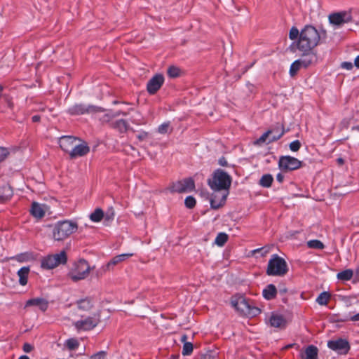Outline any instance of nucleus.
Returning a JSON list of instances; mask_svg holds the SVG:
<instances>
[{
    "label": "nucleus",
    "instance_id": "nucleus-14",
    "mask_svg": "<svg viewBox=\"0 0 359 359\" xmlns=\"http://www.w3.org/2000/svg\"><path fill=\"white\" fill-rule=\"evenodd\" d=\"M327 346L338 353H346L349 350L348 342L343 339H338L337 340H332L327 342Z\"/></svg>",
    "mask_w": 359,
    "mask_h": 359
},
{
    "label": "nucleus",
    "instance_id": "nucleus-15",
    "mask_svg": "<svg viewBox=\"0 0 359 359\" xmlns=\"http://www.w3.org/2000/svg\"><path fill=\"white\" fill-rule=\"evenodd\" d=\"M228 191H214L211 198L210 205L213 209H217L222 207L226 199Z\"/></svg>",
    "mask_w": 359,
    "mask_h": 359
},
{
    "label": "nucleus",
    "instance_id": "nucleus-22",
    "mask_svg": "<svg viewBox=\"0 0 359 359\" xmlns=\"http://www.w3.org/2000/svg\"><path fill=\"white\" fill-rule=\"evenodd\" d=\"M30 271V269L29 266L22 267L18 271V276L19 277V283L24 286L27 283L28 276Z\"/></svg>",
    "mask_w": 359,
    "mask_h": 359
},
{
    "label": "nucleus",
    "instance_id": "nucleus-43",
    "mask_svg": "<svg viewBox=\"0 0 359 359\" xmlns=\"http://www.w3.org/2000/svg\"><path fill=\"white\" fill-rule=\"evenodd\" d=\"M353 64L351 62H343L341 64V67L346 70H351L353 69Z\"/></svg>",
    "mask_w": 359,
    "mask_h": 359
},
{
    "label": "nucleus",
    "instance_id": "nucleus-35",
    "mask_svg": "<svg viewBox=\"0 0 359 359\" xmlns=\"http://www.w3.org/2000/svg\"><path fill=\"white\" fill-rule=\"evenodd\" d=\"M300 33L298 30V29L295 27H293L290 29V33H289V38L291 40H294L299 37Z\"/></svg>",
    "mask_w": 359,
    "mask_h": 359
},
{
    "label": "nucleus",
    "instance_id": "nucleus-29",
    "mask_svg": "<svg viewBox=\"0 0 359 359\" xmlns=\"http://www.w3.org/2000/svg\"><path fill=\"white\" fill-rule=\"evenodd\" d=\"M228 236L225 233H219L215 241V244L218 246H223L224 243L227 241Z\"/></svg>",
    "mask_w": 359,
    "mask_h": 359
},
{
    "label": "nucleus",
    "instance_id": "nucleus-7",
    "mask_svg": "<svg viewBox=\"0 0 359 359\" xmlns=\"http://www.w3.org/2000/svg\"><path fill=\"white\" fill-rule=\"evenodd\" d=\"M90 271L88 262L83 259L74 262L69 269L68 277L73 281L76 282L86 278Z\"/></svg>",
    "mask_w": 359,
    "mask_h": 359
},
{
    "label": "nucleus",
    "instance_id": "nucleus-45",
    "mask_svg": "<svg viewBox=\"0 0 359 359\" xmlns=\"http://www.w3.org/2000/svg\"><path fill=\"white\" fill-rule=\"evenodd\" d=\"M259 252H262V255L264 256L269 252V248H257V249L254 250L252 251V253L255 254Z\"/></svg>",
    "mask_w": 359,
    "mask_h": 359
},
{
    "label": "nucleus",
    "instance_id": "nucleus-9",
    "mask_svg": "<svg viewBox=\"0 0 359 359\" xmlns=\"http://www.w3.org/2000/svg\"><path fill=\"white\" fill-rule=\"evenodd\" d=\"M115 213L113 208L109 210L104 213L101 208H96L93 212L91 213V222H100L104 219V226H109L114 219Z\"/></svg>",
    "mask_w": 359,
    "mask_h": 359
},
{
    "label": "nucleus",
    "instance_id": "nucleus-21",
    "mask_svg": "<svg viewBox=\"0 0 359 359\" xmlns=\"http://www.w3.org/2000/svg\"><path fill=\"white\" fill-rule=\"evenodd\" d=\"M30 212L34 217L41 218L45 215L44 206L38 203L34 202Z\"/></svg>",
    "mask_w": 359,
    "mask_h": 359
},
{
    "label": "nucleus",
    "instance_id": "nucleus-13",
    "mask_svg": "<svg viewBox=\"0 0 359 359\" xmlns=\"http://www.w3.org/2000/svg\"><path fill=\"white\" fill-rule=\"evenodd\" d=\"M330 24L340 27L345 23L352 21V15L351 11H341L332 13L329 15Z\"/></svg>",
    "mask_w": 359,
    "mask_h": 359
},
{
    "label": "nucleus",
    "instance_id": "nucleus-32",
    "mask_svg": "<svg viewBox=\"0 0 359 359\" xmlns=\"http://www.w3.org/2000/svg\"><path fill=\"white\" fill-rule=\"evenodd\" d=\"M114 127L120 132L126 131L128 128V124L126 121L120 119L116 121Z\"/></svg>",
    "mask_w": 359,
    "mask_h": 359
},
{
    "label": "nucleus",
    "instance_id": "nucleus-49",
    "mask_svg": "<svg viewBox=\"0 0 359 359\" xmlns=\"http://www.w3.org/2000/svg\"><path fill=\"white\" fill-rule=\"evenodd\" d=\"M147 135L148 134L146 132L140 133L138 135V139H140V140H142L145 139L147 137Z\"/></svg>",
    "mask_w": 359,
    "mask_h": 359
},
{
    "label": "nucleus",
    "instance_id": "nucleus-3",
    "mask_svg": "<svg viewBox=\"0 0 359 359\" xmlns=\"http://www.w3.org/2000/svg\"><path fill=\"white\" fill-rule=\"evenodd\" d=\"M231 304L233 307L244 316L254 317L259 315L261 312L259 308L252 306L251 303L243 296L233 297L231 299Z\"/></svg>",
    "mask_w": 359,
    "mask_h": 359
},
{
    "label": "nucleus",
    "instance_id": "nucleus-42",
    "mask_svg": "<svg viewBox=\"0 0 359 359\" xmlns=\"http://www.w3.org/2000/svg\"><path fill=\"white\" fill-rule=\"evenodd\" d=\"M4 192L6 193V194L4 196H0V199L1 201L8 200L12 195V191H11V190H10V189L8 187L6 188V190H4Z\"/></svg>",
    "mask_w": 359,
    "mask_h": 359
},
{
    "label": "nucleus",
    "instance_id": "nucleus-34",
    "mask_svg": "<svg viewBox=\"0 0 359 359\" xmlns=\"http://www.w3.org/2000/svg\"><path fill=\"white\" fill-rule=\"evenodd\" d=\"M170 130V123L166 122L160 125L158 128V132L161 134H165Z\"/></svg>",
    "mask_w": 359,
    "mask_h": 359
},
{
    "label": "nucleus",
    "instance_id": "nucleus-17",
    "mask_svg": "<svg viewBox=\"0 0 359 359\" xmlns=\"http://www.w3.org/2000/svg\"><path fill=\"white\" fill-rule=\"evenodd\" d=\"M267 321L271 327L276 328H283L286 324V321L283 316L275 313H271L269 315Z\"/></svg>",
    "mask_w": 359,
    "mask_h": 359
},
{
    "label": "nucleus",
    "instance_id": "nucleus-25",
    "mask_svg": "<svg viewBox=\"0 0 359 359\" xmlns=\"http://www.w3.org/2000/svg\"><path fill=\"white\" fill-rule=\"evenodd\" d=\"M353 275V271L351 269H346L337 274V278L342 281L350 280Z\"/></svg>",
    "mask_w": 359,
    "mask_h": 359
},
{
    "label": "nucleus",
    "instance_id": "nucleus-39",
    "mask_svg": "<svg viewBox=\"0 0 359 359\" xmlns=\"http://www.w3.org/2000/svg\"><path fill=\"white\" fill-rule=\"evenodd\" d=\"M301 147V143L299 140H294L290 144V149L292 151H297Z\"/></svg>",
    "mask_w": 359,
    "mask_h": 359
},
{
    "label": "nucleus",
    "instance_id": "nucleus-60",
    "mask_svg": "<svg viewBox=\"0 0 359 359\" xmlns=\"http://www.w3.org/2000/svg\"><path fill=\"white\" fill-rule=\"evenodd\" d=\"M186 339H187V336H186V335H183V336L182 337V341H184Z\"/></svg>",
    "mask_w": 359,
    "mask_h": 359
},
{
    "label": "nucleus",
    "instance_id": "nucleus-40",
    "mask_svg": "<svg viewBox=\"0 0 359 359\" xmlns=\"http://www.w3.org/2000/svg\"><path fill=\"white\" fill-rule=\"evenodd\" d=\"M100 316L98 314H94V316L93 318H91V322H90V324H91V330L97 326L100 323Z\"/></svg>",
    "mask_w": 359,
    "mask_h": 359
},
{
    "label": "nucleus",
    "instance_id": "nucleus-54",
    "mask_svg": "<svg viewBox=\"0 0 359 359\" xmlns=\"http://www.w3.org/2000/svg\"><path fill=\"white\" fill-rule=\"evenodd\" d=\"M39 120H40V116H39L35 115V116H32V121L34 122H38Z\"/></svg>",
    "mask_w": 359,
    "mask_h": 359
},
{
    "label": "nucleus",
    "instance_id": "nucleus-16",
    "mask_svg": "<svg viewBox=\"0 0 359 359\" xmlns=\"http://www.w3.org/2000/svg\"><path fill=\"white\" fill-rule=\"evenodd\" d=\"M164 78L161 74H156L147 83V90L150 94H154L163 85Z\"/></svg>",
    "mask_w": 359,
    "mask_h": 359
},
{
    "label": "nucleus",
    "instance_id": "nucleus-19",
    "mask_svg": "<svg viewBox=\"0 0 359 359\" xmlns=\"http://www.w3.org/2000/svg\"><path fill=\"white\" fill-rule=\"evenodd\" d=\"M36 306L39 308V309L42 311H45L47 310L48 306V303L46 300L42 298H35L29 299L25 304V306Z\"/></svg>",
    "mask_w": 359,
    "mask_h": 359
},
{
    "label": "nucleus",
    "instance_id": "nucleus-50",
    "mask_svg": "<svg viewBox=\"0 0 359 359\" xmlns=\"http://www.w3.org/2000/svg\"><path fill=\"white\" fill-rule=\"evenodd\" d=\"M219 163L222 166H226L227 165V162H226V161L224 158H220L219 160Z\"/></svg>",
    "mask_w": 359,
    "mask_h": 359
},
{
    "label": "nucleus",
    "instance_id": "nucleus-8",
    "mask_svg": "<svg viewBox=\"0 0 359 359\" xmlns=\"http://www.w3.org/2000/svg\"><path fill=\"white\" fill-rule=\"evenodd\" d=\"M67 261V254L62 250L57 254L48 255L41 259V267L52 269L60 264H65Z\"/></svg>",
    "mask_w": 359,
    "mask_h": 359
},
{
    "label": "nucleus",
    "instance_id": "nucleus-12",
    "mask_svg": "<svg viewBox=\"0 0 359 359\" xmlns=\"http://www.w3.org/2000/svg\"><path fill=\"white\" fill-rule=\"evenodd\" d=\"M302 165V162L294 157L290 156H282L279 159L278 166L283 171L293 170L298 169Z\"/></svg>",
    "mask_w": 359,
    "mask_h": 359
},
{
    "label": "nucleus",
    "instance_id": "nucleus-47",
    "mask_svg": "<svg viewBox=\"0 0 359 359\" xmlns=\"http://www.w3.org/2000/svg\"><path fill=\"white\" fill-rule=\"evenodd\" d=\"M140 116V115L137 112H136V117L134 118V119L133 120V122L137 125L142 124L143 123L142 122Z\"/></svg>",
    "mask_w": 359,
    "mask_h": 359
},
{
    "label": "nucleus",
    "instance_id": "nucleus-44",
    "mask_svg": "<svg viewBox=\"0 0 359 359\" xmlns=\"http://www.w3.org/2000/svg\"><path fill=\"white\" fill-rule=\"evenodd\" d=\"M8 154L6 149L0 147V162L6 158Z\"/></svg>",
    "mask_w": 359,
    "mask_h": 359
},
{
    "label": "nucleus",
    "instance_id": "nucleus-6",
    "mask_svg": "<svg viewBox=\"0 0 359 359\" xmlns=\"http://www.w3.org/2000/svg\"><path fill=\"white\" fill-rule=\"evenodd\" d=\"M231 182L230 176L225 172L218 170L209 180V185L213 191H228Z\"/></svg>",
    "mask_w": 359,
    "mask_h": 359
},
{
    "label": "nucleus",
    "instance_id": "nucleus-56",
    "mask_svg": "<svg viewBox=\"0 0 359 359\" xmlns=\"http://www.w3.org/2000/svg\"><path fill=\"white\" fill-rule=\"evenodd\" d=\"M16 259L19 262H23L24 261V259H23V255H18L16 257Z\"/></svg>",
    "mask_w": 359,
    "mask_h": 359
},
{
    "label": "nucleus",
    "instance_id": "nucleus-48",
    "mask_svg": "<svg viewBox=\"0 0 359 359\" xmlns=\"http://www.w3.org/2000/svg\"><path fill=\"white\" fill-rule=\"evenodd\" d=\"M23 350L26 353H29L32 350V346L29 344H25L23 346Z\"/></svg>",
    "mask_w": 359,
    "mask_h": 359
},
{
    "label": "nucleus",
    "instance_id": "nucleus-23",
    "mask_svg": "<svg viewBox=\"0 0 359 359\" xmlns=\"http://www.w3.org/2000/svg\"><path fill=\"white\" fill-rule=\"evenodd\" d=\"M263 296L266 299H272L276 297V287L270 284L267 285V287L263 290Z\"/></svg>",
    "mask_w": 359,
    "mask_h": 359
},
{
    "label": "nucleus",
    "instance_id": "nucleus-62",
    "mask_svg": "<svg viewBox=\"0 0 359 359\" xmlns=\"http://www.w3.org/2000/svg\"><path fill=\"white\" fill-rule=\"evenodd\" d=\"M170 359H177V357L175 356V355H172Z\"/></svg>",
    "mask_w": 359,
    "mask_h": 359
},
{
    "label": "nucleus",
    "instance_id": "nucleus-20",
    "mask_svg": "<svg viewBox=\"0 0 359 359\" xmlns=\"http://www.w3.org/2000/svg\"><path fill=\"white\" fill-rule=\"evenodd\" d=\"M318 348L313 345H310L301 354V358L302 359H318Z\"/></svg>",
    "mask_w": 359,
    "mask_h": 359
},
{
    "label": "nucleus",
    "instance_id": "nucleus-37",
    "mask_svg": "<svg viewBox=\"0 0 359 359\" xmlns=\"http://www.w3.org/2000/svg\"><path fill=\"white\" fill-rule=\"evenodd\" d=\"M184 203L188 208H192L196 205V200L193 196H189L185 198Z\"/></svg>",
    "mask_w": 359,
    "mask_h": 359
},
{
    "label": "nucleus",
    "instance_id": "nucleus-10",
    "mask_svg": "<svg viewBox=\"0 0 359 359\" xmlns=\"http://www.w3.org/2000/svg\"><path fill=\"white\" fill-rule=\"evenodd\" d=\"M195 188L194 181L191 178H186L181 181L172 183L168 190L170 192L188 193Z\"/></svg>",
    "mask_w": 359,
    "mask_h": 359
},
{
    "label": "nucleus",
    "instance_id": "nucleus-30",
    "mask_svg": "<svg viewBox=\"0 0 359 359\" xmlns=\"http://www.w3.org/2000/svg\"><path fill=\"white\" fill-rule=\"evenodd\" d=\"M307 245L310 248L313 249H323L324 244L318 240H311L308 241Z\"/></svg>",
    "mask_w": 359,
    "mask_h": 359
},
{
    "label": "nucleus",
    "instance_id": "nucleus-33",
    "mask_svg": "<svg viewBox=\"0 0 359 359\" xmlns=\"http://www.w3.org/2000/svg\"><path fill=\"white\" fill-rule=\"evenodd\" d=\"M180 69L176 67H170L168 69V74L171 78L177 77L180 75Z\"/></svg>",
    "mask_w": 359,
    "mask_h": 359
},
{
    "label": "nucleus",
    "instance_id": "nucleus-18",
    "mask_svg": "<svg viewBox=\"0 0 359 359\" xmlns=\"http://www.w3.org/2000/svg\"><path fill=\"white\" fill-rule=\"evenodd\" d=\"M273 132L272 130H268L267 132L264 133L258 140H257L255 144H269L278 140L282 135V134L273 135Z\"/></svg>",
    "mask_w": 359,
    "mask_h": 359
},
{
    "label": "nucleus",
    "instance_id": "nucleus-57",
    "mask_svg": "<svg viewBox=\"0 0 359 359\" xmlns=\"http://www.w3.org/2000/svg\"><path fill=\"white\" fill-rule=\"evenodd\" d=\"M352 129H353V130H355L359 131V124H358V125H356V126H353V127L352 128Z\"/></svg>",
    "mask_w": 359,
    "mask_h": 359
},
{
    "label": "nucleus",
    "instance_id": "nucleus-41",
    "mask_svg": "<svg viewBox=\"0 0 359 359\" xmlns=\"http://www.w3.org/2000/svg\"><path fill=\"white\" fill-rule=\"evenodd\" d=\"M88 323L87 320H80L75 323V326L78 330L80 329H87V325Z\"/></svg>",
    "mask_w": 359,
    "mask_h": 359
},
{
    "label": "nucleus",
    "instance_id": "nucleus-53",
    "mask_svg": "<svg viewBox=\"0 0 359 359\" xmlns=\"http://www.w3.org/2000/svg\"><path fill=\"white\" fill-rule=\"evenodd\" d=\"M354 65L355 67L359 68V55L355 57L354 60Z\"/></svg>",
    "mask_w": 359,
    "mask_h": 359
},
{
    "label": "nucleus",
    "instance_id": "nucleus-36",
    "mask_svg": "<svg viewBox=\"0 0 359 359\" xmlns=\"http://www.w3.org/2000/svg\"><path fill=\"white\" fill-rule=\"evenodd\" d=\"M193 351V345L191 343H184L182 349V354L184 355H189Z\"/></svg>",
    "mask_w": 359,
    "mask_h": 359
},
{
    "label": "nucleus",
    "instance_id": "nucleus-28",
    "mask_svg": "<svg viewBox=\"0 0 359 359\" xmlns=\"http://www.w3.org/2000/svg\"><path fill=\"white\" fill-rule=\"evenodd\" d=\"M273 180L272 175L269 174L264 175L260 179L259 184L264 187H269L272 184Z\"/></svg>",
    "mask_w": 359,
    "mask_h": 359
},
{
    "label": "nucleus",
    "instance_id": "nucleus-24",
    "mask_svg": "<svg viewBox=\"0 0 359 359\" xmlns=\"http://www.w3.org/2000/svg\"><path fill=\"white\" fill-rule=\"evenodd\" d=\"M331 298V294L328 292H321L316 298V302L320 306H326Z\"/></svg>",
    "mask_w": 359,
    "mask_h": 359
},
{
    "label": "nucleus",
    "instance_id": "nucleus-11",
    "mask_svg": "<svg viewBox=\"0 0 359 359\" xmlns=\"http://www.w3.org/2000/svg\"><path fill=\"white\" fill-rule=\"evenodd\" d=\"M316 59L315 54L302 55V57L295 60L290 66V74L293 76L302 67L306 68L312 64Z\"/></svg>",
    "mask_w": 359,
    "mask_h": 359
},
{
    "label": "nucleus",
    "instance_id": "nucleus-31",
    "mask_svg": "<svg viewBox=\"0 0 359 359\" xmlns=\"http://www.w3.org/2000/svg\"><path fill=\"white\" fill-rule=\"evenodd\" d=\"M65 345L69 349V350H75L79 346V342L78 341L74 338H71L67 339L65 341Z\"/></svg>",
    "mask_w": 359,
    "mask_h": 359
},
{
    "label": "nucleus",
    "instance_id": "nucleus-1",
    "mask_svg": "<svg viewBox=\"0 0 359 359\" xmlns=\"http://www.w3.org/2000/svg\"><path fill=\"white\" fill-rule=\"evenodd\" d=\"M60 148L69 155L71 158H76L87 154L89 151L88 143L72 135H64L58 138Z\"/></svg>",
    "mask_w": 359,
    "mask_h": 359
},
{
    "label": "nucleus",
    "instance_id": "nucleus-61",
    "mask_svg": "<svg viewBox=\"0 0 359 359\" xmlns=\"http://www.w3.org/2000/svg\"><path fill=\"white\" fill-rule=\"evenodd\" d=\"M102 329H103V326L102 325L99 326L98 331L100 332L101 330H102Z\"/></svg>",
    "mask_w": 359,
    "mask_h": 359
},
{
    "label": "nucleus",
    "instance_id": "nucleus-46",
    "mask_svg": "<svg viewBox=\"0 0 359 359\" xmlns=\"http://www.w3.org/2000/svg\"><path fill=\"white\" fill-rule=\"evenodd\" d=\"M352 298H353L352 297H344L342 300L344 301V302L346 304V305L347 306H350L352 304V302H351Z\"/></svg>",
    "mask_w": 359,
    "mask_h": 359
},
{
    "label": "nucleus",
    "instance_id": "nucleus-26",
    "mask_svg": "<svg viewBox=\"0 0 359 359\" xmlns=\"http://www.w3.org/2000/svg\"><path fill=\"white\" fill-rule=\"evenodd\" d=\"M133 255V253H124L114 257L109 262V265H116L127 258H129Z\"/></svg>",
    "mask_w": 359,
    "mask_h": 359
},
{
    "label": "nucleus",
    "instance_id": "nucleus-5",
    "mask_svg": "<svg viewBox=\"0 0 359 359\" xmlns=\"http://www.w3.org/2000/svg\"><path fill=\"white\" fill-rule=\"evenodd\" d=\"M287 264L284 259L274 254L269 259L266 273L269 276H283L287 272Z\"/></svg>",
    "mask_w": 359,
    "mask_h": 359
},
{
    "label": "nucleus",
    "instance_id": "nucleus-55",
    "mask_svg": "<svg viewBox=\"0 0 359 359\" xmlns=\"http://www.w3.org/2000/svg\"><path fill=\"white\" fill-rule=\"evenodd\" d=\"M86 304H88V301H81V302H80V304H79V307H80V308H83Z\"/></svg>",
    "mask_w": 359,
    "mask_h": 359
},
{
    "label": "nucleus",
    "instance_id": "nucleus-51",
    "mask_svg": "<svg viewBox=\"0 0 359 359\" xmlns=\"http://www.w3.org/2000/svg\"><path fill=\"white\" fill-rule=\"evenodd\" d=\"M350 320L352 321H359V313L351 316Z\"/></svg>",
    "mask_w": 359,
    "mask_h": 359
},
{
    "label": "nucleus",
    "instance_id": "nucleus-59",
    "mask_svg": "<svg viewBox=\"0 0 359 359\" xmlns=\"http://www.w3.org/2000/svg\"><path fill=\"white\" fill-rule=\"evenodd\" d=\"M18 359H29L27 355H22Z\"/></svg>",
    "mask_w": 359,
    "mask_h": 359
},
{
    "label": "nucleus",
    "instance_id": "nucleus-27",
    "mask_svg": "<svg viewBox=\"0 0 359 359\" xmlns=\"http://www.w3.org/2000/svg\"><path fill=\"white\" fill-rule=\"evenodd\" d=\"M68 111L72 114H84L88 111V109L81 104H75L69 108Z\"/></svg>",
    "mask_w": 359,
    "mask_h": 359
},
{
    "label": "nucleus",
    "instance_id": "nucleus-52",
    "mask_svg": "<svg viewBox=\"0 0 359 359\" xmlns=\"http://www.w3.org/2000/svg\"><path fill=\"white\" fill-rule=\"evenodd\" d=\"M283 175L281 174V173H278L277 175H276V179L279 182H282L283 181Z\"/></svg>",
    "mask_w": 359,
    "mask_h": 359
},
{
    "label": "nucleus",
    "instance_id": "nucleus-4",
    "mask_svg": "<svg viewBox=\"0 0 359 359\" xmlns=\"http://www.w3.org/2000/svg\"><path fill=\"white\" fill-rule=\"evenodd\" d=\"M78 229L76 223L71 221L58 222L53 229V238L55 241H62L75 232Z\"/></svg>",
    "mask_w": 359,
    "mask_h": 359
},
{
    "label": "nucleus",
    "instance_id": "nucleus-58",
    "mask_svg": "<svg viewBox=\"0 0 359 359\" xmlns=\"http://www.w3.org/2000/svg\"><path fill=\"white\" fill-rule=\"evenodd\" d=\"M337 161H338V163H339V164H343V163H344V160H343V158H339L337 159Z\"/></svg>",
    "mask_w": 359,
    "mask_h": 359
},
{
    "label": "nucleus",
    "instance_id": "nucleus-38",
    "mask_svg": "<svg viewBox=\"0 0 359 359\" xmlns=\"http://www.w3.org/2000/svg\"><path fill=\"white\" fill-rule=\"evenodd\" d=\"M107 352L104 351H99L91 355V359H106L107 358Z\"/></svg>",
    "mask_w": 359,
    "mask_h": 359
},
{
    "label": "nucleus",
    "instance_id": "nucleus-2",
    "mask_svg": "<svg viewBox=\"0 0 359 359\" xmlns=\"http://www.w3.org/2000/svg\"><path fill=\"white\" fill-rule=\"evenodd\" d=\"M320 35L313 26H306L300 32L299 38L295 46L302 55L314 54L312 50L318 44ZM294 43L292 44V46Z\"/></svg>",
    "mask_w": 359,
    "mask_h": 359
}]
</instances>
